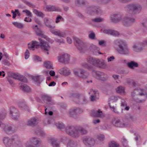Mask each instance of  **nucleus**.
I'll use <instances>...</instances> for the list:
<instances>
[{
    "instance_id": "1",
    "label": "nucleus",
    "mask_w": 147,
    "mask_h": 147,
    "mask_svg": "<svg viewBox=\"0 0 147 147\" xmlns=\"http://www.w3.org/2000/svg\"><path fill=\"white\" fill-rule=\"evenodd\" d=\"M113 47L118 53L122 55H127L130 53V49L127 42L123 40L116 39L112 43Z\"/></svg>"
},
{
    "instance_id": "2",
    "label": "nucleus",
    "mask_w": 147,
    "mask_h": 147,
    "mask_svg": "<svg viewBox=\"0 0 147 147\" xmlns=\"http://www.w3.org/2000/svg\"><path fill=\"white\" fill-rule=\"evenodd\" d=\"M126 11L130 14H138L139 13L142 9V7L139 4L133 3L130 4L125 7Z\"/></svg>"
},
{
    "instance_id": "3",
    "label": "nucleus",
    "mask_w": 147,
    "mask_h": 147,
    "mask_svg": "<svg viewBox=\"0 0 147 147\" xmlns=\"http://www.w3.org/2000/svg\"><path fill=\"white\" fill-rule=\"evenodd\" d=\"M138 94L141 96H144V98L139 100L138 102H143L145 101L147 98V94L146 90L143 89L138 88L135 89L131 92V96L133 98L135 95Z\"/></svg>"
},
{
    "instance_id": "4",
    "label": "nucleus",
    "mask_w": 147,
    "mask_h": 147,
    "mask_svg": "<svg viewBox=\"0 0 147 147\" xmlns=\"http://www.w3.org/2000/svg\"><path fill=\"white\" fill-rule=\"evenodd\" d=\"M0 128L5 133L7 134H12L16 130V127L13 125H5L0 121Z\"/></svg>"
},
{
    "instance_id": "5",
    "label": "nucleus",
    "mask_w": 147,
    "mask_h": 147,
    "mask_svg": "<svg viewBox=\"0 0 147 147\" xmlns=\"http://www.w3.org/2000/svg\"><path fill=\"white\" fill-rule=\"evenodd\" d=\"M65 130L67 133L72 137L75 138L78 137L77 127L73 126L68 125L66 127Z\"/></svg>"
},
{
    "instance_id": "6",
    "label": "nucleus",
    "mask_w": 147,
    "mask_h": 147,
    "mask_svg": "<svg viewBox=\"0 0 147 147\" xmlns=\"http://www.w3.org/2000/svg\"><path fill=\"white\" fill-rule=\"evenodd\" d=\"M93 76L96 79L102 81H105L108 78L107 74L102 72L93 71L92 72Z\"/></svg>"
},
{
    "instance_id": "7",
    "label": "nucleus",
    "mask_w": 147,
    "mask_h": 147,
    "mask_svg": "<svg viewBox=\"0 0 147 147\" xmlns=\"http://www.w3.org/2000/svg\"><path fill=\"white\" fill-rule=\"evenodd\" d=\"M74 74L78 77L82 78H86L88 75V73L82 69H76L73 70Z\"/></svg>"
},
{
    "instance_id": "8",
    "label": "nucleus",
    "mask_w": 147,
    "mask_h": 147,
    "mask_svg": "<svg viewBox=\"0 0 147 147\" xmlns=\"http://www.w3.org/2000/svg\"><path fill=\"white\" fill-rule=\"evenodd\" d=\"M10 117L13 120L18 121L20 117V114L18 110L13 107L10 108Z\"/></svg>"
},
{
    "instance_id": "9",
    "label": "nucleus",
    "mask_w": 147,
    "mask_h": 147,
    "mask_svg": "<svg viewBox=\"0 0 147 147\" xmlns=\"http://www.w3.org/2000/svg\"><path fill=\"white\" fill-rule=\"evenodd\" d=\"M112 123L114 126L119 127H127L129 125L128 123L122 122L120 119L116 118H114L113 119Z\"/></svg>"
},
{
    "instance_id": "10",
    "label": "nucleus",
    "mask_w": 147,
    "mask_h": 147,
    "mask_svg": "<svg viewBox=\"0 0 147 147\" xmlns=\"http://www.w3.org/2000/svg\"><path fill=\"white\" fill-rule=\"evenodd\" d=\"M136 20L133 17H125L122 20L123 24L125 26L129 27L135 22Z\"/></svg>"
},
{
    "instance_id": "11",
    "label": "nucleus",
    "mask_w": 147,
    "mask_h": 147,
    "mask_svg": "<svg viewBox=\"0 0 147 147\" xmlns=\"http://www.w3.org/2000/svg\"><path fill=\"white\" fill-rule=\"evenodd\" d=\"M59 62L62 63H68L70 60V55L67 53H64L58 57Z\"/></svg>"
},
{
    "instance_id": "12",
    "label": "nucleus",
    "mask_w": 147,
    "mask_h": 147,
    "mask_svg": "<svg viewBox=\"0 0 147 147\" xmlns=\"http://www.w3.org/2000/svg\"><path fill=\"white\" fill-rule=\"evenodd\" d=\"M83 112L82 110L79 108H74L70 109L68 111L67 115L70 117H75Z\"/></svg>"
},
{
    "instance_id": "13",
    "label": "nucleus",
    "mask_w": 147,
    "mask_h": 147,
    "mask_svg": "<svg viewBox=\"0 0 147 147\" xmlns=\"http://www.w3.org/2000/svg\"><path fill=\"white\" fill-rule=\"evenodd\" d=\"M13 147H22V143L18 136L16 135L13 136L11 138Z\"/></svg>"
},
{
    "instance_id": "14",
    "label": "nucleus",
    "mask_w": 147,
    "mask_h": 147,
    "mask_svg": "<svg viewBox=\"0 0 147 147\" xmlns=\"http://www.w3.org/2000/svg\"><path fill=\"white\" fill-rule=\"evenodd\" d=\"M83 142L86 146L90 147L93 146L95 143V140L93 138L87 137L83 138Z\"/></svg>"
},
{
    "instance_id": "15",
    "label": "nucleus",
    "mask_w": 147,
    "mask_h": 147,
    "mask_svg": "<svg viewBox=\"0 0 147 147\" xmlns=\"http://www.w3.org/2000/svg\"><path fill=\"white\" fill-rule=\"evenodd\" d=\"M39 40L40 42V46L41 48L45 53L48 55L49 54L48 51L50 48V46L42 39L39 38Z\"/></svg>"
},
{
    "instance_id": "16",
    "label": "nucleus",
    "mask_w": 147,
    "mask_h": 147,
    "mask_svg": "<svg viewBox=\"0 0 147 147\" xmlns=\"http://www.w3.org/2000/svg\"><path fill=\"white\" fill-rule=\"evenodd\" d=\"M41 98L44 102L48 105H52L54 104V102L52 100L51 97L47 94H42L41 95Z\"/></svg>"
},
{
    "instance_id": "17",
    "label": "nucleus",
    "mask_w": 147,
    "mask_h": 147,
    "mask_svg": "<svg viewBox=\"0 0 147 147\" xmlns=\"http://www.w3.org/2000/svg\"><path fill=\"white\" fill-rule=\"evenodd\" d=\"M112 22L117 23L120 22L122 19V15L119 13L111 15L110 17Z\"/></svg>"
},
{
    "instance_id": "18",
    "label": "nucleus",
    "mask_w": 147,
    "mask_h": 147,
    "mask_svg": "<svg viewBox=\"0 0 147 147\" xmlns=\"http://www.w3.org/2000/svg\"><path fill=\"white\" fill-rule=\"evenodd\" d=\"M75 45L77 49L81 51L83 49L84 47V43L83 41L77 38L73 37Z\"/></svg>"
},
{
    "instance_id": "19",
    "label": "nucleus",
    "mask_w": 147,
    "mask_h": 147,
    "mask_svg": "<svg viewBox=\"0 0 147 147\" xmlns=\"http://www.w3.org/2000/svg\"><path fill=\"white\" fill-rule=\"evenodd\" d=\"M50 31L54 35L60 37L65 38L66 36V34L65 32L59 30L51 29Z\"/></svg>"
},
{
    "instance_id": "20",
    "label": "nucleus",
    "mask_w": 147,
    "mask_h": 147,
    "mask_svg": "<svg viewBox=\"0 0 147 147\" xmlns=\"http://www.w3.org/2000/svg\"><path fill=\"white\" fill-rule=\"evenodd\" d=\"M39 121L38 118L33 117L28 120L26 125L30 126H34L38 123Z\"/></svg>"
},
{
    "instance_id": "21",
    "label": "nucleus",
    "mask_w": 147,
    "mask_h": 147,
    "mask_svg": "<svg viewBox=\"0 0 147 147\" xmlns=\"http://www.w3.org/2000/svg\"><path fill=\"white\" fill-rule=\"evenodd\" d=\"M95 66L101 68L105 69L107 67V65L104 60L97 58Z\"/></svg>"
},
{
    "instance_id": "22",
    "label": "nucleus",
    "mask_w": 147,
    "mask_h": 147,
    "mask_svg": "<svg viewBox=\"0 0 147 147\" xmlns=\"http://www.w3.org/2000/svg\"><path fill=\"white\" fill-rule=\"evenodd\" d=\"M91 115L94 117L103 118L105 117L104 114L100 109L97 111L93 110L91 113Z\"/></svg>"
},
{
    "instance_id": "23",
    "label": "nucleus",
    "mask_w": 147,
    "mask_h": 147,
    "mask_svg": "<svg viewBox=\"0 0 147 147\" xmlns=\"http://www.w3.org/2000/svg\"><path fill=\"white\" fill-rule=\"evenodd\" d=\"M3 143L6 147H13V144L11 139L7 137H4L3 138Z\"/></svg>"
},
{
    "instance_id": "24",
    "label": "nucleus",
    "mask_w": 147,
    "mask_h": 147,
    "mask_svg": "<svg viewBox=\"0 0 147 147\" xmlns=\"http://www.w3.org/2000/svg\"><path fill=\"white\" fill-rule=\"evenodd\" d=\"M18 106L21 109L29 111V108L25 101H19L18 102Z\"/></svg>"
},
{
    "instance_id": "25",
    "label": "nucleus",
    "mask_w": 147,
    "mask_h": 147,
    "mask_svg": "<svg viewBox=\"0 0 147 147\" xmlns=\"http://www.w3.org/2000/svg\"><path fill=\"white\" fill-rule=\"evenodd\" d=\"M141 42L139 44H134L132 47L133 50L136 52H139L141 51L144 49L142 45H141Z\"/></svg>"
},
{
    "instance_id": "26",
    "label": "nucleus",
    "mask_w": 147,
    "mask_h": 147,
    "mask_svg": "<svg viewBox=\"0 0 147 147\" xmlns=\"http://www.w3.org/2000/svg\"><path fill=\"white\" fill-rule=\"evenodd\" d=\"M45 10L48 11H58V8L55 5H48L46 6Z\"/></svg>"
},
{
    "instance_id": "27",
    "label": "nucleus",
    "mask_w": 147,
    "mask_h": 147,
    "mask_svg": "<svg viewBox=\"0 0 147 147\" xmlns=\"http://www.w3.org/2000/svg\"><path fill=\"white\" fill-rule=\"evenodd\" d=\"M49 143L53 147H59V142L56 140L51 138L48 140Z\"/></svg>"
},
{
    "instance_id": "28",
    "label": "nucleus",
    "mask_w": 147,
    "mask_h": 147,
    "mask_svg": "<svg viewBox=\"0 0 147 147\" xmlns=\"http://www.w3.org/2000/svg\"><path fill=\"white\" fill-rule=\"evenodd\" d=\"M78 103L82 104H86L88 102V101L85 96L83 95H80V96L78 98Z\"/></svg>"
},
{
    "instance_id": "29",
    "label": "nucleus",
    "mask_w": 147,
    "mask_h": 147,
    "mask_svg": "<svg viewBox=\"0 0 147 147\" xmlns=\"http://www.w3.org/2000/svg\"><path fill=\"white\" fill-rule=\"evenodd\" d=\"M59 72L61 74L65 76L68 75L70 73L69 69L66 67H65L61 69L59 71Z\"/></svg>"
},
{
    "instance_id": "30",
    "label": "nucleus",
    "mask_w": 147,
    "mask_h": 147,
    "mask_svg": "<svg viewBox=\"0 0 147 147\" xmlns=\"http://www.w3.org/2000/svg\"><path fill=\"white\" fill-rule=\"evenodd\" d=\"M94 5H92L87 7L86 10L85 12L87 13L92 15L94 14Z\"/></svg>"
},
{
    "instance_id": "31",
    "label": "nucleus",
    "mask_w": 147,
    "mask_h": 147,
    "mask_svg": "<svg viewBox=\"0 0 147 147\" xmlns=\"http://www.w3.org/2000/svg\"><path fill=\"white\" fill-rule=\"evenodd\" d=\"M97 59V58H95L92 57H89L87 58V60L88 62L89 63L95 66Z\"/></svg>"
},
{
    "instance_id": "32",
    "label": "nucleus",
    "mask_w": 147,
    "mask_h": 147,
    "mask_svg": "<svg viewBox=\"0 0 147 147\" xmlns=\"http://www.w3.org/2000/svg\"><path fill=\"white\" fill-rule=\"evenodd\" d=\"M39 45V44L38 42L35 41H32V42L28 44V47L30 49L34 50V48L35 46Z\"/></svg>"
},
{
    "instance_id": "33",
    "label": "nucleus",
    "mask_w": 147,
    "mask_h": 147,
    "mask_svg": "<svg viewBox=\"0 0 147 147\" xmlns=\"http://www.w3.org/2000/svg\"><path fill=\"white\" fill-rule=\"evenodd\" d=\"M77 130L78 133V137L80 134L82 135L85 134L87 132V131L86 129L82 127H77Z\"/></svg>"
},
{
    "instance_id": "34",
    "label": "nucleus",
    "mask_w": 147,
    "mask_h": 147,
    "mask_svg": "<svg viewBox=\"0 0 147 147\" xmlns=\"http://www.w3.org/2000/svg\"><path fill=\"white\" fill-rule=\"evenodd\" d=\"M20 88L23 91L26 92H28L30 90V88L27 85L22 83L21 84L20 86Z\"/></svg>"
},
{
    "instance_id": "35",
    "label": "nucleus",
    "mask_w": 147,
    "mask_h": 147,
    "mask_svg": "<svg viewBox=\"0 0 147 147\" xmlns=\"http://www.w3.org/2000/svg\"><path fill=\"white\" fill-rule=\"evenodd\" d=\"M127 65L129 67L132 69H133L134 67H137L138 66V64L134 61H131L128 63Z\"/></svg>"
},
{
    "instance_id": "36",
    "label": "nucleus",
    "mask_w": 147,
    "mask_h": 147,
    "mask_svg": "<svg viewBox=\"0 0 147 147\" xmlns=\"http://www.w3.org/2000/svg\"><path fill=\"white\" fill-rule=\"evenodd\" d=\"M35 30L37 35L40 36L41 38H46L47 36L44 35L43 32L40 30L38 28H37L36 30V28H35Z\"/></svg>"
},
{
    "instance_id": "37",
    "label": "nucleus",
    "mask_w": 147,
    "mask_h": 147,
    "mask_svg": "<svg viewBox=\"0 0 147 147\" xmlns=\"http://www.w3.org/2000/svg\"><path fill=\"white\" fill-rule=\"evenodd\" d=\"M94 14L99 15L102 13V11L100 7L98 6H94Z\"/></svg>"
},
{
    "instance_id": "38",
    "label": "nucleus",
    "mask_w": 147,
    "mask_h": 147,
    "mask_svg": "<svg viewBox=\"0 0 147 147\" xmlns=\"http://www.w3.org/2000/svg\"><path fill=\"white\" fill-rule=\"evenodd\" d=\"M116 92L121 94H123L125 93V88L121 86H118L116 90Z\"/></svg>"
},
{
    "instance_id": "39",
    "label": "nucleus",
    "mask_w": 147,
    "mask_h": 147,
    "mask_svg": "<svg viewBox=\"0 0 147 147\" xmlns=\"http://www.w3.org/2000/svg\"><path fill=\"white\" fill-rule=\"evenodd\" d=\"M33 11L37 16L43 18L45 15L42 12L39 11L37 10L34 9H32Z\"/></svg>"
},
{
    "instance_id": "40",
    "label": "nucleus",
    "mask_w": 147,
    "mask_h": 147,
    "mask_svg": "<svg viewBox=\"0 0 147 147\" xmlns=\"http://www.w3.org/2000/svg\"><path fill=\"white\" fill-rule=\"evenodd\" d=\"M44 66L47 69H53V64L49 61H46L44 63Z\"/></svg>"
},
{
    "instance_id": "41",
    "label": "nucleus",
    "mask_w": 147,
    "mask_h": 147,
    "mask_svg": "<svg viewBox=\"0 0 147 147\" xmlns=\"http://www.w3.org/2000/svg\"><path fill=\"white\" fill-rule=\"evenodd\" d=\"M94 47H95V49H94L93 51V54L95 55H98L99 54H103V53L100 52L98 48L95 46H94Z\"/></svg>"
},
{
    "instance_id": "42",
    "label": "nucleus",
    "mask_w": 147,
    "mask_h": 147,
    "mask_svg": "<svg viewBox=\"0 0 147 147\" xmlns=\"http://www.w3.org/2000/svg\"><path fill=\"white\" fill-rule=\"evenodd\" d=\"M75 3L76 5L78 6H81L86 4V1L85 0H76Z\"/></svg>"
},
{
    "instance_id": "43",
    "label": "nucleus",
    "mask_w": 147,
    "mask_h": 147,
    "mask_svg": "<svg viewBox=\"0 0 147 147\" xmlns=\"http://www.w3.org/2000/svg\"><path fill=\"white\" fill-rule=\"evenodd\" d=\"M44 21L45 25L48 27L50 28H54L55 27V26L53 27L51 24H49V19L48 18H45L44 20Z\"/></svg>"
},
{
    "instance_id": "44",
    "label": "nucleus",
    "mask_w": 147,
    "mask_h": 147,
    "mask_svg": "<svg viewBox=\"0 0 147 147\" xmlns=\"http://www.w3.org/2000/svg\"><path fill=\"white\" fill-rule=\"evenodd\" d=\"M55 125L59 129H62L64 128L65 127V125L63 123L59 122L55 123Z\"/></svg>"
},
{
    "instance_id": "45",
    "label": "nucleus",
    "mask_w": 147,
    "mask_h": 147,
    "mask_svg": "<svg viewBox=\"0 0 147 147\" xmlns=\"http://www.w3.org/2000/svg\"><path fill=\"white\" fill-rule=\"evenodd\" d=\"M77 144L76 142L73 140H70L67 144V147H76Z\"/></svg>"
},
{
    "instance_id": "46",
    "label": "nucleus",
    "mask_w": 147,
    "mask_h": 147,
    "mask_svg": "<svg viewBox=\"0 0 147 147\" xmlns=\"http://www.w3.org/2000/svg\"><path fill=\"white\" fill-rule=\"evenodd\" d=\"M33 79L35 82L38 84H39L42 81V79L38 76L34 77Z\"/></svg>"
},
{
    "instance_id": "47",
    "label": "nucleus",
    "mask_w": 147,
    "mask_h": 147,
    "mask_svg": "<svg viewBox=\"0 0 147 147\" xmlns=\"http://www.w3.org/2000/svg\"><path fill=\"white\" fill-rule=\"evenodd\" d=\"M119 144L114 141H112L109 144V147H119Z\"/></svg>"
},
{
    "instance_id": "48",
    "label": "nucleus",
    "mask_w": 147,
    "mask_h": 147,
    "mask_svg": "<svg viewBox=\"0 0 147 147\" xmlns=\"http://www.w3.org/2000/svg\"><path fill=\"white\" fill-rule=\"evenodd\" d=\"M12 24L15 26L19 28H23V25L22 23L17 22H13Z\"/></svg>"
},
{
    "instance_id": "49",
    "label": "nucleus",
    "mask_w": 147,
    "mask_h": 147,
    "mask_svg": "<svg viewBox=\"0 0 147 147\" xmlns=\"http://www.w3.org/2000/svg\"><path fill=\"white\" fill-rule=\"evenodd\" d=\"M55 41L57 42L58 43L59 45L64 44L65 42L63 38H55Z\"/></svg>"
},
{
    "instance_id": "50",
    "label": "nucleus",
    "mask_w": 147,
    "mask_h": 147,
    "mask_svg": "<svg viewBox=\"0 0 147 147\" xmlns=\"http://www.w3.org/2000/svg\"><path fill=\"white\" fill-rule=\"evenodd\" d=\"M92 21L95 22H100L104 21V19L101 18H96L92 20Z\"/></svg>"
},
{
    "instance_id": "51",
    "label": "nucleus",
    "mask_w": 147,
    "mask_h": 147,
    "mask_svg": "<svg viewBox=\"0 0 147 147\" xmlns=\"http://www.w3.org/2000/svg\"><path fill=\"white\" fill-rule=\"evenodd\" d=\"M64 19L60 15H58L55 20V23H59L60 21H63Z\"/></svg>"
},
{
    "instance_id": "52",
    "label": "nucleus",
    "mask_w": 147,
    "mask_h": 147,
    "mask_svg": "<svg viewBox=\"0 0 147 147\" xmlns=\"http://www.w3.org/2000/svg\"><path fill=\"white\" fill-rule=\"evenodd\" d=\"M80 96V94L76 93H71L69 96V97L70 98H74L76 97L77 99Z\"/></svg>"
},
{
    "instance_id": "53",
    "label": "nucleus",
    "mask_w": 147,
    "mask_h": 147,
    "mask_svg": "<svg viewBox=\"0 0 147 147\" xmlns=\"http://www.w3.org/2000/svg\"><path fill=\"white\" fill-rule=\"evenodd\" d=\"M141 24V26L144 28H146L147 27V19L144 20Z\"/></svg>"
},
{
    "instance_id": "54",
    "label": "nucleus",
    "mask_w": 147,
    "mask_h": 147,
    "mask_svg": "<svg viewBox=\"0 0 147 147\" xmlns=\"http://www.w3.org/2000/svg\"><path fill=\"white\" fill-rule=\"evenodd\" d=\"M89 37L90 38L92 39H96L95 37V34L93 32H92L89 35Z\"/></svg>"
},
{
    "instance_id": "55",
    "label": "nucleus",
    "mask_w": 147,
    "mask_h": 147,
    "mask_svg": "<svg viewBox=\"0 0 147 147\" xmlns=\"http://www.w3.org/2000/svg\"><path fill=\"white\" fill-rule=\"evenodd\" d=\"M120 99L121 100V107H125L127 105V104L125 100L123 99L122 98H121Z\"/></svg>"
},
{
    "instance_id": "56",
    "label": "nucleus",
    "mask_w": 147,
    "mask_h": 147,
    "mask_svg": "<svg viewBox=\"0 0 147 147\" xmlns=\"http://www.w3.org/2000/svg\"><path fill=\"white\" fill-rule=\"evenodd\" d=\"M111 35L115 36H117L119 35V33L117 31L112 30Z\"/></svg>"
},
{
    "instance_id": "57",
    "label": "nucleus",
    "mask_w": 147,
    "mask_h": 147,
    "mask_svg": "<svg viewBox=\"0 0 147 147\" xmlns=\"http://www.w3.org/2000/svg\"><path fill=\"white\" fill-rule=\"evenodd\" d=\"M20 81L24 82H26L27 80L26 78L24 76H20L19 79Z\"/></svg>"
},
{
    "instance_id": "58",
    "label": "nucleus",
    "mask_w": 147,
    "mask_h": 147,
    "mask_svg": "<svg viewBox=\"0 0 147 147\" xmlns=\"http://www.w3.org/2000/svg\"><path fill=\"white\" fill-rule=\"evenodd\" d=\"M98 44L101 46H105L106 45V41L104 40H98Z\"/></svg>"
},
{
    "instance_id": "59",
    "label": "nucleus",
    "mask_w": 147,
    "mask_h": 147,
    "mask_svg": "<svg viewBox=\"0 0 147 147\" xmlns=\"http://www.w3.org/2000/svg\"><path fill=\"white\" fill-rule=\"evenodd\" d=\"M112 30L111 29H105L103 30V32L104 33L111 35Z\"/></svg>"
},
{
    "instance_id": "60",
    "label": "nucleus",
    "mask_w": 147,
    "mask_h": 147,
    "mask_svg": "<svg viewBox=\"0 0 147 147\" xmlns=\"http://www.w3.org/2000/svg\"><path fill=\"white\" fill-rule=\"evenodd\" d=\"M6 113L5 112L0 113V121L3 119L5 117Z\"/></svg>"
},
{
    "instance_id": "61",
    "label": "nucleus",
    "mask_w": 147,
    "mask_h": 147,
    "mask_svg": "<svg viewBox=\"0 0 147 147\" xmlns=\"http://www.w3.org/2000/svg\"><path fill=\"white\" fill-rule=\"evenodd\" d=\"M22 11L23 12L26 13L27 15L28 16L30 17L32 16L31 13L29 11L26 9L23 10Z\"/></svg>"
},
{
    "instance_id": "62",
    "label": "nucleus",
    "mask_w": 147,
    "mask_h": 147,
    "mask_svg": "<svg viewBox=\"0 0 147 147\" xmlns=\"http://www.w3.org/2000/svg\"><path fill=\"white\" fill-rule=\"evenodd\" d=\"M29 52L28 50L27 49L25 53V58L26 59H28L29 57Z\"/></svg>"
},
{
    "instance_id": "63",
    "label": "nucleus",
    "mask_w": 147,
    "mask_h": 147,
    "mask_svg": "<svg viewBox=\"0 0 147 147\" xmlns=\"http://www.w3.org/2000/svg\"><path fill=\"white\" fill-rule=\"evenodd\" d=\"M121 98L118 96H113L111 97V99L114 101H116L118 99H121Z\"/></svg>"
},
{
    "instance_id": "64",
    "label": "nucleus",
    "mask_w": 147,
    "mask_h": 147,
    "mask_svg": "<svg viewBox=\"0 0 147 147\" xmlns=\"http://www.w3.org/2000/svg\"><path fill=\"white\" fill-rule=\"evenodd\" d=\"M140 45L143 47H144L145 46L147 45V38L142 42H141Z\"/></svg>"
}]
</instances>
